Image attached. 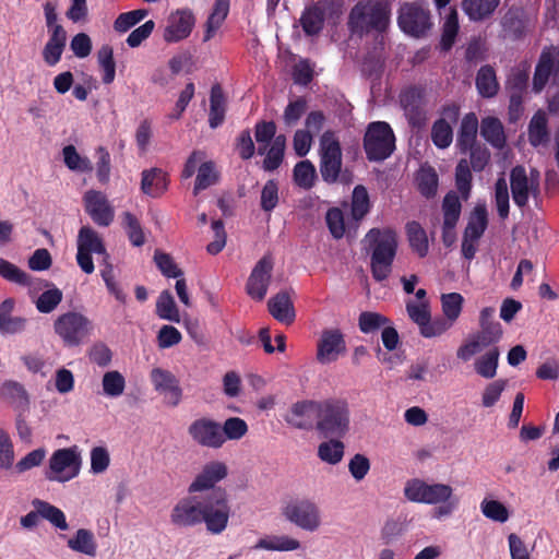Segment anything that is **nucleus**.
Returning <instances> with one entry per match:
<instances>
[{
	"mask_svg": "<svg viewBox=\"0 0 559 559\" xmlns=\"http://www.w3.org/2000/svg\"><path fill=\"white\" fill-rule=\"evenodd\" d=\"M548 120L546 114L538 110L532 117L528 124V141L534 147L545 144L549 141Z\"/></svg>",
	"mask_w": 559,
	"mask_h": 559,
	"instance_id": "473e14b6",
	"label": "nucleus"
},
{
	"mask_svg": "<svg viewBox=\"0 0 559 559\" xmlns=\"http://www.w3.org/2000/svg\"><path fill=\"white\" fill-rule=\"evenodd\" d=\"M228 476V466L225 462L213 460L206 462L188 486L189 493H206L217 489H224L216 486Z\"/></svg>",
	"mask_w": 559,
	"mask_h": 559,
	"instance_id": "ddd939ff",
	"label": "nucleus"
},
{
	"mask_svg": "<svg viewBox=\"0 0 559 559\" xmlns=\"http://www.w3.org/2000/svg\"><path fill=\"white\" fill-rule=\"evenodd\" d=\"M246 420L240 417H229L222 425L223 444L226 440H240L248 432Z\"/></svg>",
	"mask_w": 559,
	"mask_h": 559,
	"instance_id": "680f3d73",
	"label": "nucleus"
},
{
	"mask_svg": "<svg viewBox=\"0 0 559 559\" xmlns=\"http://www.w3.org/2000/svg\"><path fill=\"white\" fill-rule=\"evenodd\" d=\"M344 455V444L340 440L332 439L322 442L318 448V456L329 464L335 465L340 463Z\"/></svg>",
	"mask_w": 559,
	"mask_h": 559,
	"instance_id": "052dcab7",
	"label": "nucleus"
},
{
	"mask_svg": "<svg viewBox=\"0 0 559 559\" xmlns=\"http://www.w3.org/2000/svg\"><path fill=\"white\" fill-rule=\"evenodd\" d=\"M221 432L222 425L206 417L193 420L188 427V433L197 444L211 449L223 447Z\"/></svg>",
	"mask_w": 559,
	"mask_h": 559,
	"instance_id": "aec40b11",
	"label": "nucleus"
},
{
	"mask_svg": "<svg viewBox=\"0 0 559 559\" xmlns=\"http://www.w3.org/2000/svg\"><path fill=\"white\" fill-rule=\"evenodd\" d=\"M528 67L513 68L506 81V88L509 93L525 94L528 86Z\"/></svg>",
	"mask_w": 559,
	"mask_h": 559,
	"instance_id": "bf43d9fd",
	"label": "nucleus"
},
{
	"mask_svg": "<svg viewBox=\"0 0 559 559\" xmlns=\"http://www.w3.org/2000/svg\"><path fill=\"white\" fill-rule=\"evenodd\" d=\"M370 211V200L367 189L358 185L353 190L350 214L355 221L362 219Z\"/></svg>",
	"mask_w": 559,
	"mask_h": 559,
	"instance_id": "de8ad7c7",
	"label": "nucleus"
},
{
	"mask_svg": "<svg viewBox=\"0 0 559 559\" xmlns=\"http://www.w3.org/2000/svg\"><path fill=\"white\" fill-rule=\"evenodd\" d=\"M400 104L412 128L420 129L426 124L428 116L424 87L412 85L404 88L400 94Z\"/></svg>",
	"mask_w": 559,
	"mask_h": 559,
	"instance_id": "f8f14e48",
	"label": "nucleus"
},
{
	"mask_svg": "<svg viewBox=\"0 0 559 559\" xmlns=\"http://www.w3.org/2000/svg\"><path fill=\"white\" fill-rule=\"evenodd\" d=\"M0 276L10 283L23 287L31 288L33 284V278L29 274L3 258H0ZM29 297L35 302V294L32 289H29Z\"/></svg>",
	"mask_w": 559,
	"mask_h": 559,
	"instance_id": "7c9ffc66",
	"label": "nucleus"
},
{
	"mask_svg": "<svg viewBox=\"0 0 559 559\" xmlns=\"http://www.w3.org/2000/svg\"><path fill=\"white\" fill-rule=\"evenodd\" d=\"M168 175L160 168L142 171L141 190L152 198H159L168 188Z\"/></svg>",
	"mask_w": 559,
	"mask_h": 559,
	"instance_id": "bb28decb",
	"label": "nucleus"
},
{
	"mask_svg": "<svg viewBox=\"0 0 559 559\" xmlns=\"http://www.w3.org/2000/svg\"><path fill=\"white\" fill-rule=\"evenodd\" d=\"M350 411L347 400L330 397L317 401L316 429L324 438L344 437L349 430Z\"/></svg>",
	"mask_w": 559,
	"mask_h": 559,
	"instance_id": "39448f33",
	"label": "nucleus"
},
{
	"mask_svg": "<svg viewBox=\"0 0 559 559\" xmlns=\"http://www.w3.org/2000/svg\"><path fill=\"white\" fill-rule=\"evenodd\" d=\"M62 297V292L56 286L43 292L37 296V311L41 313H50L61 302Z\"/></svg>",
	"mask_w": 559,
	"mask_h": 559,
	"instance_id": "338daca9",
	"label": "nucleus"
},
{
	"mask_svg": "<svg viewBox=\"0 0 559 559\" xmlns=\"http://www.w3.org/2000/svg\"><path fill=\"white\" fill-rule=\"evenodd\" d=\"M480 135L495 148L506 145V134L501 121L496 117H486L480 123Z\"/></svg>",
	"mask_w": 559,
	"mask_h": 559,
	"instance_id": "c756f323",
	"label": "nucleus"
},
{
	"mask_svg": "<svg viewBox=\"0 0 559 559\" xmlns=\"http://www.w3.org/2000/svg\"><path fill=\"white\" fill-rule=\"evenodd\" d=\"M85 211L98 226L107 227L114 221V210L105 194L90 190L84 194Z\"/></svg>",
	"mask_w": 559,
	"mask_h": 559,
	"instance_id": "4be33fe9",
	"label": "nucleus"
},
{
	"mask_svg": "<svg viewBox=\"0 0 559 559\" xmlns=\"http://www.w3.org/2000/svg\"><path fill=\"white\" fill-rule=\"evenodd\" d=\"M500 0H462V10L472 22L489 19L499 7Z\"/></svg>",
	"mask_w": 559,
	"mask_h": 559,
	"instance_id": "c85d7f7f",
	"label": "nucleus"
},
{
	"mask_svg": "<svg viewBox=\"0 0 559 559\" xmlns=\"http://www.w3.org/2000/svg\"><path fill=\"white\" fill-rule=\"evenodd\" d=\"M180 499L171 510L170 521L179 527H193L204 524L212 535L222 534L228 526L231 504L226 489L213 492L189 493Z\"/></svg>",
	"mask_w": 559,
	"mask_h": 559,
	"instance_id": "f257e3e1",
	"label": "nucleus"
},
{
	"mask_svg": "<svg viewBox=\"0 0 559 559\" xmlns=\"http://www.w3.org/2000/svg\"><path fill=\"white\" fill-rule=\"evenodd\" d=\"M500 350L497 346H492L484 355L479 356L474 362L475 372L485 378L492 379L497 374Z\"/></svg>",
	"mask_w": 559,
	"mask_h": 559,
	"instance_id": "58836bf2",
	"label": "nucleus"
},
{
	"mask_svg": "<svg viewBox=\"0 0 559 559\" xmlns=\"http://www.w3.org/2000/svg\"><path fill=\"white\" fill-rule=\"evenodd\" d=\"M285 147L286 136L284 134L275 136L263 160V168L266 171H273L281 166L284 159Z\"/></svg>",
	"mask_w": 559,
	"mask_h": 559,
	"instance_id": "37998d69",
	"label": "nucleus"
},
{
	"mask_svg": "<svg viewBox=\"0 0 559 559\" xmlns=\"http://www.w3.org/2000/svg\"><path fill=\"white\" fill-rule=\"evenodd\" d=\"M195 19L193 13L186 10H178L169 17L168 25L164 31V39L167 43H178L187 38L194 26Z\"/></svg>",
	"mask_w": 559,
	"mask_h": 559,
	"instance_id": "5701e85b",
	"label": "nucleus"
},
{
	"mask_svg": "<svg viewBox=\"0 0 559 559\" xmlns=\"http://www.w3.org/2000/svg\"><path fill=\"white\" fill-rule=\"evenodd\" d=\"M269 311L280 322L290 324L295 320L294 305L288 292L282 290L267 302Z\"/></svg>",
	"mask_w": 559,
	"mask_h": 559,
	"instance_id": "cd10ccee",
	"label": "nucleus"
},
{
	"mask_svg": "<svg viewBox=\"0 0 559 559\" xmlns=\"http://www.w3.org/2000/svg\"><path fill=\"white\" fill-rule=\"evenodd\" d=\"M346 353V342L340 329H324L317 343V360L322 365L334 362Z\"/></svg>",
	"mask_w": 559,
	"mask_h": 559,
	"instance_id": "6ab92c4d",
	"label": "nucleus"
},
{
	"mask_svg": "<svg viewBox=\"0 0 559 559\" xmlns=\"http://www.w3.org/2000/svg\"><path fill=\"white\" fill-rule=\"evenodd\" d=\"M416 183L419 193L426 199L436 195L439 178L437 171L431 166H421L416 175Z\"/></svg>",
	"mask_w": 559,
	"mask_h": 559,
	"instance_id": "ea45409f",
	"label": "nucleus"
},
{
	"mask_svg": "<svg viewBox=\"0 0 559 559\" xmlns=\"http://www.w3.org/2000/svg\"><path fill=\"white\" fill-rule=\"evenodd\" d=\"M471 168L472 166L466 158L460 159L455 167V186L464 200L469 198L472 190L473 175Z\"/></svg>",
	"mask_w": 559,
	"mask_h": 559,
	"instance_id": "8fccbe9b",
	"label": "nucleus"
},
{
	"mask_svg": "<svg viewBox=\"0 0 559 559\" xmlns=\"http://www.w3.org/2000/svg\"><path fill=\"white\" fill-rule=\"evenodd\" d=\"M78 249L97 254L106 253V248L103 243V240L98 234L90 226H83L79 230Z\"/></svg>",
	"mask_w": 559,
	"mask_h": 559,
	"instance_id": "79ce46f5",
	"label": "nucleus"
},
{
	"mask_svg": "<svg viewBox=\"0 0 559 559\" xmlns=\"http://www.w3.org/2000/svg\"><path fill=\"white\" fill-rule=\"evenodd\" d=\"M441 209L443 214V223H445L447 226H451L452 223L457 224L461 216L462 204L456 192L449 191L444 195Z\"/></svg>",
	"mask_w": 559,
	"mask_h": 559,
	"instance_id": "5fc2aeb1",
	"label": "nucleus"
},
{
	"mask_svg": "<svg viewBox=\"0 0 559 559\" xmlns=\"http://www.w3.org/2000/svg\"><path fill=\"white\" fill-rule=\"evenodd\" d=\"M391 0L357 2L348 14L347 27L352 35L362 37L369 33H385L391 23Z\"/></svg>",
	"mask_w": 559,
	"mask_h": 559,
	"instance_id": "7ed1b4c3",
	"label": "nucleus"
},
{
	"mask_svg": "<svg viewBox=\"0 0 559 559\" xmlns=\"http://www.w3.org/2000/svg\"><path fill=\"white\" fill-rule=\"evenodd\" d=\"M478 119L475 112L466 114L462 120L456 135V148L461 154H467L477 142Z\"/></svg>",
	"mask_w": 559,
	"mask_h": 559,
	"instance_id": "a878e982",
	"label": "nucleus"
},
{
	"mask_svg": "<svg viewBox=\"0 0 559 559\" xmlns=\"http://www.w3.org/2000/svg\"><path fill=\"white\" fill-rule=\"evenodd\" d=\"M219 173L216 170L215 164L212 160L202 163L198 168L193 194L197 195L200 191L218 182Z\"/></svg>",
	"mask_w": 559,
	"mask_h": 559,
	"instance_id": "c03bdc74",
	"label": "nucleus"
},
{
	"mask_svg": "<svg viewBox=\"0 0 559 559\" xmlns=\"http://www.w3.org/2000/svg\"><path fill=\"white\" fill-rule=\"evenodd\" d=\"M501 27L504 38L520 40L526 34V21L519 13L509 11L501 20Z\"/></svg>",
	"mask_w": 559,
	"mask_h": 559,
	"instance_id": "4c0bfd02",
	"label": "nucleus"
},
{
	"mask_svg": "<svg viewBox=\"0 0 559 559\" xmlns=\"http://www.w3.org/2000/svg\"><path fill=\"white\" fill-rule=\"evenodd\" d=\"M254 548L272 551H293L300 548V542L286 535H274L260 538Z\"/></svg>",
	"mask_w": 559,
	"mask_h": 559,
	"instance_id": "a19ab883",
	"label": "nucleus"
},
{
	"mask_svg": "<svg viewBox=\"0 0 559 559\" xmlns=\"http://www.w3.org/2000/svg\"><path fill=\"white\" fill-rule=\"evenodd\" d=\"M559 71V47L545 46L535 66L532 90L539 94L548 84L550 78Z\"/></svg>",
	"mask_w": 559,
	"mask_h": 559,
	"instance_id": "a211bd4d",
	"label": "nucleus"
},
{
	"mask_svg": "<svg viewBox=\"0 0 559 559\" xmlns=\"http://www.w3.org/2000/svg\"><path fill=\"white\" fill-rule=\"evenodd\" d=\"M488 226V213L485 205H476L472 211L467 225L464 230V236L469 237L472 240H478L485 233Z\"/></svg>",
	"mask_w": 559,
	"mask_h": 559,
	"instance_id": "f704fd0d",
	"label": "nucleus"
},
{
	"mask_svg": "<svg viewBox=\"0 0 559 559\" xmlns=\"http://www.w3.org/2000/svg\"><path fill=\"white\" fill-rule=\"evenodd\" d=\"M102 386L106 396L118 397L124 392L126 379L118 370L107 371L103 376Z\"/></svg>",
	"mask_w": 559,
	"mask_h": 559,
	"instance_id": "6e6d98bb",
	"label": "nucleus"
},
{
	"mask_svg": "<svg viewBox=\"0 0 559 559\" xmlns=\"http://www.w3.org/2000/svg\"><path fill=\"white\" fill-rule=\"evenodd\" d=\"M404 496L412 502L440 504L435 509V516L438 519L451 515L459 504V499L453 496L450 485L427 484L419 478H413L405 484Z\"/></svg>",
	"mask_w": 559,
	"mask_h": 559,
	"instance_id": "20e7f679",
	"label": "nucleus"
},
{
	"mask_svg": "<svg viewBox=\"0 0 559 559\" xmlns=\"http://www.w3.org/2000/svg\"><path fill=\"white\" fill-rule=\"evenodd\" d=\"M97 61L103 72V83H112L116 76V62L114 59L112 47L109 45H103L97 51Z\"/></svg>",
	"mask_w": 559,
	"mask_h": 559,
	"instance_id": "49530a36",
	"label": "nucleus"
},
{
	"mask_svg": "<svg viewBox=\"0 0 559 559\" xmlns=\"http://www.w3.org/2000/svg\"><path fill=\"white\" fill-rule=\"evenodd\" d=\"M90 321L78 312H67L55 321V332L68 346L79 345L87 336Z\"/></svg>",
	"mask_w": 559,
	"mask_h": 559,
	"instance_id": "dca6fc26",
	"label": "nucleus"
},
{
	"mask_svg": "<svg viewBox=\"0 0 559 559\" xmlns=\"http://www.w3.org/2000/svg\"><path fill=\"white\" fill-rule=\"evenodd\" d=\"M396 21L400 29L414 38L425 37L432 27L429 8L423 0L401 3Z\"/></svg>",
	"mask_w": 559,
	"mask_h": 559,
	"instance_id": "6e6552de",
	"label": "nucleus"
},
{
	"mask_svg": "<svg viewBox=\"0 0 559 559\" xmlns=\"http://www.w3.org/2000/svg\"><path fill=\"white\" fill-rule=\"evenodd\" d=\"M66 166L71 170L81 173L92 171L93 166L87 157H82L73 145H67L62 150Z\"/></svg>",
	"mask_w": 559,
	"mask_h": 559,
	"instance_id": "0e129e2a",
	"label": "nucleus"
},
{
	"mask_svg": "<svg viewBox=\"0 0 559 559\" xmlns=\"http://www.w3.org/2000/svg\"><path fill=\"white\" fill-rule=\"evenodd\" d=\"M459 29L460 25L457 12L455 9H451L442 25V33L440 39L441 50L449 51L453 47L456 36L459 34Z\"/></svg>",
	"mask_w": 559,
	"mask_h": 559,
	"instance_id": "a18cd8bd",
	"label": "nucleus"
},
{
	"mask_svg": "<svg viewBox=\"0 0 559 559\" xmlns=\"http://www.w3.org/2000/svg\"><path fill=\"white\" fill-rule=\"evenodd\" d=\"M37 515L48 520L53 526L61 531L68 530L66 515L59 508L37 499Z\"/></svg>",
	"mask_w": 559,
	"mask_h": 559,
	"instance_id": "4d7b16f0",
	"label": "nucleus"
},
{
	"mask_svg": "<svg viewBox=\"0 0 559 559\" xmlns=\"http://www.w3.org/2000/svg\"><path fill=\"white\" fill-rule=\"evenodd\" d=\"M406 234L412 250L417 253L419 258H425L429 251L426 230L418 222L412 221L406 224Z\"/></svg>",
	"mask_w": 559,
	"mask_h": 559,
	"instance_id": "e433bc0d",
	"label": "nucleus"
},
{
	"mask_svg": "<svg viewBox=\"0 0 559 559\" xmlns=\"http://www.w3.org/2000/svg\"><path fill=\"white\" fill-rule=\"evenodd\" d=\"M534 175L538 177V171L533 169L531 178L527 177L526 169L522 165L514 166L510 171V188L513 202L520 209H524L530 195L536 198L539 194V183L534 180Z\"/></svg>",
	"mask_w": 559,
	"mask_h": 559,
	"instance_id": "4468645a",
	"label": "nucleus"
},
{
	"mask_svg": "<svg viewBox=\"0 0 559 559\" xmlns=\"http://www.w3.org/2000/svg\"><path fill=\"white\" fill-rule=\"evenodd\" d=\"M122 225L132 246L142 247L145 243V235L138 217L131 212L122 214Z\"/></svg>",
	"mask_w": 559,
	"mask_h": 559,
	"instance_id": "864d4df0",
	"label": "nucleus"
},
{
	"mask_svg": "<svg viewBox=\"0 0 559 559\" xmlns=\"http://www.w3.org/2000/svg\"><path fill=\"white\" fill-rule=\"evenodd\" d=\"M151 380L154 389L164 395V401L169 406H177L182 397L179 380L169 370L154 368L151 371Z\"/></svg>",
	"mask_w": 559,
	"mask_h": 559,
	"instance_id": "412c9836",
	"label": "nucleus"
},
{
	"mask_svg": "<svg viewBox=\"0 0 559 559\" xmlns=\"http://www.w3.org/2000/svg\"><path fill=\"white\" fill-rule=\"evenodd\" d=\"M464 298L459 293H448L441 295V307L444 319L453 324L460 317Z\"/></svg>",
	"mask_w": 559,
	"mask_h": 559,
	"instance_id": "13d9d810",
	"label": "nucleus"
},
{
	"mask_svg": "<svg viewBox=\"0 0 559 559\" xmlns=\"http://www.w3.org/2000/svg\"><path fill=\"white\" fill-rule=\"evenodd\" d=\"M316 178L317 171L314 165L309 159L298 162L295 165L294 181L298 187L309 190L314 186Z\"/></svg>",
	"mask_w": 559,
	"mask_h": 559,
	"instance_id": "3c124183",
	"label": "nucleus"
},
{
	"mask_svg": "<svg viewBox=\"0 0 559 559\" xmlns=\"http://www.w3.org/2000/svg\"><path fill=\"white\" fill-rule=\"evenodd\" d=\"M148 14L146 9H138L120 13L114 22V29L118 33H126L144 20Z\"/></svg>",
	"mask_w": 559,
	"mask_h": 559,
	"instance_id": "e2e57ef3",
	"label": "nucleus"
},
{
	"mask_svg": "<svg viewBox=\"0 0 559 559\" xmlns=\"http://www.w3.org/2000/svg\"><path fill=\"white\" fill-rule=\"evenodd\" d=\"M283 515L290 523L308 532L317 531L321 525L320 509L310 499H295L283 508Z\"/></svg>",
	"mask_w": 559,
	"mask_h": 559,
	"instance_id": "9b49d317",
	"label": "nucleus"
},
{
	"mask_svg": "<svg viewBox=\"0 0 559 559\" xmlns=\"http://www.w3.org/2000/svg\"><path fill=\"white\" fill-rule=\"evenodd\" d=\"M475 84L478 93L485 98H491L498 94L499 83L496 71L489 64L480 67L476 74Z\"/></svg>",
	"mask_w": 559,
	"mask_h": 559,
	"instance_id": "2f4dec72",
	"label": "nucleus"
},
{
	"mask_svg": "<svg viewBox=\"0 0 559 559\" xmlns=\"http://www.w3.org/2000/svg\"><path fill=\"white\" fill-rule=\"evenodd\" d=\"M80 454L76 447L59 449L50 457V480L68 481L74 478L80 471Z\"/></svg>",
	"mask_w": 559,
	"mask_h": 559,
	"instance_id": "2eb2a0df",
	"label": "nucleus"
},
{
	"mask_svg": "<svg viewBox=\"0 0 559 559\" xmlns=\"http://www.w3.org/2000/svg\"><path fill=\"white\" fill-rule=\"evenodd\" d=\"M390 320L378 312L364 311L359 314L358 325L362 333H372L388 324Z\"/></svg>",
	"mask_w": 559,
	"mask_h": 559,
	"instance_id": "774afa93",
	"label": "nucleus"
},
{
	"mask_svg": "<svg viewBox=\"0 0 559 559\" xmlns=\"http://www.w3.org/2000/svg\"><path fill=\"white\" fill-rule=\"evenodd\" d=\"M317 414V401L305 400L292 405L285 415V421L298 429H310L313 425V415Z\"/></svg>",
	"mask_w": 559,
	"mask_h": 559,
	"instance_id": "393cba45",
	"label": "nucleus"
},
{
	"mask_svg": "<svg viewBox=\"0 0 559 559\" xmlns=\"http://www.w3.org/2000/svg\"><path fill=\"white\" fill-rule=\"evenodd\" d=\"M495 308L485 307L479 314L480 330L469 337L457 348L456 356L463 361H468L483 348L497 344L502 337V326L495 321Z\"/></svg>",
	"mask_w": 559,
	"mask_h": 559,
	"instance_id": "423d86ee",
	"label": "nucleus"
},
{
	"mask_svg": "<svg viewBox=\"0 0 559 559\" xmlns=\"http://www.w3.org/2000/svg\"><path fill=\"white\" fill-rule=\"evenodd\" d=\"M495 202L499 217L506 219L510 213V197L504 177H499L495 183Z\"/></svg>",
	"mask_w": 559,
	"mask_h": 559,
	"instance_id": "69168bd1",
	"label": "nucleus"
},
{
	"mask_svg": "<svg viewBox=\"0 0 559 559\" xmlns=\"http://www.w3.org/2000/svg\"><path fill=\"white\" fill-rule=\"evenodd\" d=\"M0 399L15 413H31V395L25 386L15 380H5L1 383Z\"/></svg>",
	"mask_w": 559,
	"mask_h": 559,
	"instance_id": "b1692460",
	"label": "nucleus"
},
{
	"mask_svg": "<svg viewBox=\"0 0 559 559\" xmlns=\"http://www.w3.org/2000/svg\"><path fill=\"white\" fill-rule=\"evenodd\" d=\"M366 250L370 254V271L376 282H383L392 273L397 253L399 238L391 227L371 228L365 236Z\"/></svg>",
	"mask_w": 559,
	"mask_h": 559,
	"instance_id": "f03ea898",
	"label": "nucleus"
},
{
	"mask_svg": "<svg viewBox=\"0 0 559 559\" xmlns=\"http://www.w3.org/2000/svg\"><path fill=\"white\" fill-rule=\"evenodd\" d=\"M342 169V147L334 132L325 131L320 139V174L323 181L334 183Z\"/></svg>",
	"mask_w": 559,
	"mask_h": 559,
	"instance_id": "1a4fd4ad",
	"label": "nucleus"
},
{
	"mask_svg": "<svg viewBox=\"0 0 559 559\" xmlns=\"http://www.w3.org/2000/svg\"><path fill=\"white\" fill-rule=\"evenodd\" d=\"M342 13V3L337 0H319L316 3L306 7L302 11L299 23L308 37L318 36L324 27L325 16Z\"/></svg>",
	"mask_w": 559,
	"mask_h": 559,
	"instance_id": "9d476101",
	"label": "nucleus"
},
{
	"mask_svg": "<svg viewBox=\"0 0 559 559\" xmlns=\"http://www.w3.org/2000/svg\"><path fill=\"white\" fill-rule=\"evenodd\" d=\"M362 146L369 162H383L395 150V134L385 121H372L365 131Z\"/></svg>",
	"mask_w": 559,
	"mask_h": 559,
	"instance_id": "0eeeda50",
	"label": "nucleus"
},
{
	"mask_svg": "<svg viewBox=\"0 0 559 559\" xmlns=\"http://www.w3.org/2000/svg\"><path fill=\"white\" fill-rule=\"evenodd\" d=\"M274 269V259L267 253L264 254L253 266L246 283V293L254 300L262 301L267 293L272 272Z\"/></svg>",
	"mask_w": 559,
	"mask_h": 559,
	"instance_id": "f3484780",
	"label": "nucleus"
},
{
	"mask_svg": "<svg viewBox=\"0 0 559 559\" xmlns=\"http://www.w3.org/2000/svg\"><path fill=\"white\" fill-rule=\"evenodd\" d=\"M156 314L163 319L179 323L180 314L176 306L173 295L168 290H164L156 301Z\"/></svg>",
	"mask_w": 559,
	"mask_h": 559,
	"instance_id": "09e8293b",
	"label": "nucleus"
},
{
	"mask_svg": "<svg viewBox=\"0 0 559 559\" xmlns=\"http://www.w3.org/2000/svg\"><path fill=\"white\" fill-rule=\"evenodd\" d=\"M225 97L221 85L211 88L209 124L212 129L219 127L225 120Z\"/></svg>",
	"mask_w": 559,
	"mask_h": 559,
	"instance_id": "72a5a7b5",
	"label": "nucleus"
},
{
	"mask_svg": "<svg viewBox=\"0 0 559 559\" xmlns=\"http://www.w3.org/2000/svg\"><path fill=\"white\" fill-rule=\"evenodd\" d=\"M68 547L76 552L84 554L90 557H95L97 552V544L92 531L80 528L75 535L67 543Z\"/></svg>",
	"mask_w": 559,
	"mask_h": 559,
	"instance_id": "c9c22d12",
	"label": "nucleus"
},
{
	"mask_svg": "<svg viewBox=\"0 0 559 559\" xmlns=\"http://www.w3.org/2000/svg\"><path fill=\"white\" fill-rule=\"evenodd\" d=\"M431 141L438 148H447L453 141V130L445 118L437 119L431 127Z\"/></svg>",
	"mask_w": 559,
	"mask_h": 559,
	"instance_id": "603ef678",
	"label": "nucleus"
}]
</instances>
